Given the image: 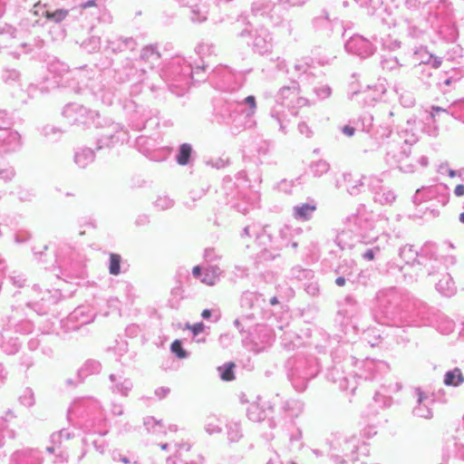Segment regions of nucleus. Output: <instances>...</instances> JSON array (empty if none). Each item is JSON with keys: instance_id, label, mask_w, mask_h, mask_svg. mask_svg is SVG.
<instances>
[{"instance_id": "60", "label": "nucleus", "mask_w": 464, "mask_h": 464, "mask_svg": "<svg viewBox=\"0 0 464 464\" xmlns=\"http://www.w3.org/2000/svg\"><path fill=\"white\" fill-rule=\"evenodd\" d=\"M308 0H277L278 4L286 7H301Z\"/></svg>"}, {"instance_id": "49", "label": "nucleus", "mask_w": 464, "mask_h": 464, "mask_svg": "<svg viewBox=\"0 0 464 464\" xmlns=\"http://www.w3.org/2000/svg\"><path fill=\"white\" fill-rule=\"evenodd\" d=\"M358 123L361 124L362 130L366 132L372 131L374 127L373 117L369 113L363 114Z\"/></svg>"}, {"instance_id": "7", "label": "nucleus", "mask_w": 464, "mask_h": 464, "mask_svg": "<svg viewBox=\"0 0 464 464\" xmlns=\"http://www.w3.org/2000/svg\"><path fill=\"white\" fill-rule=\"evenodd\" d=\"M22 146L19 132L11 128L0 127V154L18 151Z\"/></svg>"}, {"instance_id": "43", "label": "nucleus", "mask_w": 464, "mask_h": 464, "mask_svg": "<svg viewBox=\"0 0 464 464\" xmlns=\"http://www.w3.org/2000/svg\"><path fill=\"white\" fill-rule=\"evenodd\" d=\"M205 430L209 435L220 433L222 431L220 420L215 417H208L205 423Z\"/></svg>"}, {"instance_id": "29", "label": "nucleus", "mask_w": 464, "mask_h": 464, "mask_svg": "<svg viewBox=\"0 0 464 464\" xmlns=\"http://www.w3.org/2000/svg\"><path fill=\"white\" fill-rule=\"evenodd\" d=\"M222 270L218 266H209L204 269L201 282L208 285H214L219 279Z\"/></svg>"}, {"instance_id": "25", "label": "nucleus", "mask_w": 464, "mask_h": 464, "mask_svg": "<svg viewBox=\"0 0 464 464\" xmlns=\"http://www.w3.org/2000/svg\"><path fill=\"white\" fill-rule=\"evenodd\" d=\"M101 370L102 364L100 362L93 359L87 360L78 371V382L88 375L99 373Z\"/></svg>"}, {"instance_id": "19", "label": "nucleus", "mask_w": 464, "mask_h": 464, "mask_svg": "<svg viewBox=\"0 0 464 464\" xmlns=\"http://www.w3.org/2000/svg\"><path fill=\"white\" fill-rule=\"evenodd\" d=\"M109 379L111 382L110 389L113 393L128 396L133 386L130 379L127 378L122 372L110 374Z\"/></svg>"}, {"instance_id": "6", "label": "nucleus", "mask_w": 464, "mask_h": 464, "mask_svg": "<svg viewBox=\"0 0 464 464\" xmlns=\"http://www.w3.org/2000/svg\"><path fill=\"white\" fill-rule=\"evenodd\" d=\"M300 90L296 82H293L289 86L282 87L276 99V105H282L287 108L295 109L307 104L305 98L299 96Z\"/></svg>"}, {"instance_id": "38", "label": "nucleus", "mask_w": 464, "mask_h": 464, "mask_svg": "<svg viewBox=\"0 0 464 464\" xmlns=\"http://www.w3.org/2000/svg\"><path fill=\"white\" fill-rule=\"evenodd\" d=\"M43 14L46 15L45 22L43 24V25H47L49 27V33L52 35V40L54 42L56 40V37L53 34L56 33V24L58 23V11L49 13L48 11L43 10Z\"/></svg>"}, {"instance_id": "23", "label": "nucleus", "mask_w": 464, "mask_h": 464, "mask_svg": "<svg viewBox=\"0 0 464 464\" xmlns=\"http://www.w3.org/2000/svg\"><path fill=\"white\" fill-rule=\"evenodd\" d=\"M315 210V204L302 203L293 208V216L297 220L307 221L313 217Z\"/></svg>"}, {"instance_id": "44", "label": "nucleus", "mask_w": 464, "mask_h": 464, "mask_svg": "<svg viewBox=\"0 0 464 464\" xmlns=\"http://www.w3.org/2000/svg\"><path fill=\"white\" fill-rule=\"evenodd\" d=\"M144 426L148 431L158 433L162 431L163 424L161 420H157L154 417L149 416L144 419Z\"/></svg>"}, {"instance_id": "15", "label": "nucleus", "mask_w": 464, "mask_h": 464, "mask_svg": "<svg viewBox=\"0 0 464 464\" xmlns=\"http://www.w3.org/2000/svg\"><path fill=\"white\" fill-rule=\"evenodd\" d=\"M345 224L353 232L367 230L372 227L369 219V214L365 210H357L356 213L352 214L345 218Z\"/></svg>"}, {"instance_id": "35", "label": "nucleus", "mask_w": 464, "mask_h": 464, "mask_svg": "<svg viewBox=\"0 0 464 464\" xmlns=\"http://www.w3.org/2000/svg\"><path fill=\"white\" fill-rule=\"evenodd\" d=\"M330 169V164L324 160L313 161L309 166V170L314 178H320Z\"/></svg>"}, {"instance_id": "64", "label": "nucleus", "mask_w": 464, "mask_h": 464, "mask_svg": "<svg viewBox=\"0 0 464 464\" xmlns=\"http://www.w3.org/2000/svg\"><path fill=\"white\" fill-rule=\"evenodd\" d=\"M12 119L8 117L5 111H0V127L11 128Z\"/></svg>"}, {"instance_id": "46", "label": "nucleus", "mask_w": 464, "mask_h": 464, "mask_svg": "<svg viewBox=\"0 0 464 464\" xmlns=\"http://www.w3.org/2000/svg\"><path fill=\"white\" fill-rule=\"evenodd\" d=\"M414 72L418 75V78L423 82V84L429 85V79L431 77L432 72L427 66L417 65L414 68Z\"/></svg>"}, {"instance_id": "27", "label": "nucleus", "mask_w": 464, "mask_h": 464, "mask_svg": "<svg viewBox=\"0 0 464 464\" xmlns=\"http://www.w3.org/2000/svg\"><path fill=\"white\" fill-rule=\"evenodd\" d=\"M160 59V54L154 45L145 46L140 53V60L149 63L150 67L155 66L159 63Z\"/></svg>"}, {"instance_id": "52", "label": "nucleus", "mask_w": 464, "mask_h": 464, "mask_svg": "<svg viewBox=\"0 0 464 464\" xmlns=\"http://www.w3.org/2000/svg\"><path fill=\"white\" fill-rule=\"evenodd\" d=\"M20 73L16 70H5L2 73V79L6 83L14 82L19 80Z\"/></svg>"}, {"instance_id": "40", "label": "nucleus", "mask_w": 464, "mask_h": 464, "mask_svg": "<svg viewBox=\"0 0 464 464\" xmlns=\"http://www.w3.org/2000/svg\"><path fill=\"white\" fill-rule=\"evenodd\" d=\"M191 153L192 148L188 143L181 144L176 156L177 162L181 166L188 164Z\"/></svg>"}, {"instance_id": "28", "label": "nucleus", "mask_w": 464, "mask_h": 464, "mask_svg": "<svg viewBox=\"0 0 464 464\" xmlns=\"http://www.w3.org/2000/svg\"><path fill=\"white\" fill-rule=\"evenodd\" d=\"M416 56H420L418 59L420 60L419 65L427 66L430 64L432 68L437 69L441 64V58L438 56H434L433 54L427 52L425 49H420L415 52Z\"/></svg>"}, {"instance_id": "59", "label": "nucleus", "mask_w": 464, "mask_h": 464, "mask_svg": "<svg viewBox=\"0 0 464 464\" xmlns=\"http://www.w3.org/2000/svg\"><path fill=\"white\" fill-rule=\"evenodd\" d=\"M253 204L248 203L245 198H243L242 202H234L232 203V207L237 209L238 212L242 214H246L248 212L250 208H252Z\"/></svg>"}, {"instance_id": "61", "label": "nucleus", "mask_w": 464, "mask_h": 464, "mask_svg": "<svg viewBox=\"0 0 464 464\" xmlns=\"http://www.w3.org/2000/svg\"><path fill=\"white\" fill-rule=\"evenodd\" d=\"M381 249L379 246L369 248L362 254L364 260L372 261L375 258L376 255L380 253Z\"/></svg>"}, {"instance_id": "48", "label": "nucleus", "mask_w": 464, "mask_h": 464, "mask_svg": "<svg viewBox=\"0 0 464 464\" xmlns=\"http://www.w3.org/2000/svg\"><path fill=\"white\" fill-rule=\"evenodd\" d=\"M235 364L230 362L228 364H225L223 366L218 367V372L220 373V377L224 381H231L235 378L234 376V368Z\"/></svg>"}, {"instance_id": "51", "label": "nucleus", "mask_w": 464, "mask_h": 464, "mask_svg": "<svg viewBox=\"0 0 464 464\" xmlns=\"http://www.w3.org/2000/svg\"><path fill=\"white\" fill-rule=\"evenodd\" d=\"M215 46L208 43H200L196 47L197 53L203 57L211 54L214 52Z\"/></svg>"}, {"instance_id": "18", "label": "nucleus", "mask_w": 464, "mask_h": 464, "mask_svg": "<svg viewBox=\"0 0 464 464\" xmlns=\"http://www.w3.org/2000/svg\"><path fill=\"white\" fill-rule=\"evenodd\" d=\"M440 113L450 115L453 118L464 121V99L456 101L444 109L440 106L432 105L430 107V116L435 119Z\"/></svg>"}, {"instance_id": "57", "label": "nucleus", "mask_w": 464, "mask_h": 464, "mask_svg": "<svg viewBox=\"0 0 464 464\" xmlns=\"http://www.w3.org/2000/svg\"><path fill=\"white\" fill-rule=\"evenodd\" d=\"M10 280L13 283V285H16L17 287H22L25 284V277L23 274L18 272H13V274L10 276Z\"/></svg>"}, {"instance_id": "3", "label": "nucleus", "mask_w": 464, "mask_h": 464, "mask_svg": "<svg viewBox=\"0 0 464 464\" xmlns=\"http://www.w3.org/2000/svg\"><path fill=\"white\" fill-rule=\"evenodd\" d=\"M318 363L313 357L297 358L288 374L293 386L298 392H303L307 382L318 373Z\"/></svg>"}, {"instance_id": "16", "label": "nucleus", "mask_w": 464, "mask_h": 464, "mask_svg": "<svg viewBox=\"0 0 464 464\" xmlns=\"http://www.w3.org/2000/svg\"><path fill=\"white\" fill-rule=\"evenodd\" d=\"M296 111L292 108H287L282 105H275L270 112L273 119L276 121L279 125V130L283 133H286V128L291 121V117L296 115Z\"/></svg>"}, {"instance_id": "33", "label": "nucleus", "mask_w": 464, "mask_h": 464, "mask_svg": "<svg viewBox=\"0 0 464 464\" xmlns=\"http://www.w3.org/2000/svg\"><path fill=\"white\" fill-rule=\"evenodd\" d=\"M283 409L289 417H298L304 410V403L300 401L290 399L285 401Z\"/></svg>"}, {"instance_id": "42", "label": "nucleus", "mask_w": 464, "mask_h": 464, "mask_svg": "<svg viewBox=\"0 0 464 464\" xmlns=\"http://www.w3.org/2000/svg\"><path fill=\"white\" fill-rule=\"evenodd\" d=\"M227 439L230 442H237L242 437V430L237 422H230L227 426Z\"/></svg>"}, {"instance_id": "58", "label": "nucleus", "mask_w": 464, "mask_h": 464, "mask_svg": "<svg viewBox=\"0 0 464 464\" xmlns=\"http://www.w3.org/2000/svg\"><path fill=\"white\" fill-rule=\"evenodd\" d=\"M314 92L319 99H325L331 95V88L328 85H321L314 88Z\"/></svg>"}, {"instance_id": "22", "label": "nucleus", "mask_w": 464, "mask_h": 464, "mask_svg": "<svg viewBox=\"0 0 464 464\" xmlns=\"http://www.w3.org/2000/svg\"><path fill=\"white\" fill-rule=\"evenodd\" d=\"M392 116L393 112L392 111H389L382 115L383 122L380 123L374 130L376 138L383 139L388 138L391 135L393 128V121L392 120Z\"/></svg>"}, {"instance_id": "36", "label": "nucleus", "mask_w": 464, "mask_h": 464, "mask_svg": "<svg viewBox=\"0 0 464 464\" xmlns=\"http://www.w3.org/2000/svg\"><path fill=\"white\" fill-rule=\"evenodd\" d=\"M399 255L408 265H414L418 257V252L411 245H406L401 247Z\"/></svg>"}, {"instance_id": "34", "label": "nucleus", "mask_w": 464, "mask_h": 464, "mask_svg": "<svg viewBox=\"0 0 464 464\" xmlns=\"http://www.w3.org/2000/svg\"><path fill=\"white\" fill-rule=\"evenodd\" d=\"M464 382V376L459 368L449 371L444 375V383L449 386H459Z\"/></svg>"}, {"instance_id": "41", "label": "nucleus", "mask_w": 464, "mask_h": 464, "mask_svg": "<svg viewBox=\"0 0 464 464\" xmlns=\"http://www.w3.org/2000/svg\"><path fill=\"white\" fill-rule=\"evenodd\" d=\"M0 37H2L5 42H7L8 40L20 39L21 31L10 24H4L3 26H0Z\"/></svg>"}, {"instance_id": "62", "label": "nucleus", "mask_w": 464, "mask_h": 464, "mask_svg": "<svg viewBox=\"0 0 464 464\" xmlns=\"http://www.w3.org/2000/svg\"><path fill=\"white\" fill-rule=\"evenodd\" d=\"M18 197L21 201H31L34 197V194L32 190L27 188H20L18 191Z\"/></svg>"}, {"instance_id": "9", "label": "nucleus", "mask_w": 464, "mask_h": 464, "mask_svg": "<svg viewBox=\"0 0 464 464\" xmlns=\"http://www.w3.org/2000/svg\"><path fill=\"white\" fill-rule=\"evenodd\" d=\"M363 450L367 451V447L364 443H361V440L356 436H353L348 440H345L343 444L342 445V452L343 456H334L333 459L335 464H342L346 462L347 460L355 461L358 459L357 457L354 456L357 450Z\"/></svg>"}, {"instance_id": "39", "label": "nucleus", "mask_w": 464, "mask_h": 464, "mask_svg": "<svg viewBox=\"0 0 464 464\" xmlns=\"http://www.w3.org/2000/svg\"><path fill=\"white\" fill-rule=\"evenodd\" d=\"M247 417L250 420L259 422L266 420V411L259 407L257 404H251L247 409Z\"/></svg>"}, {"instance_id": "1", "label": "nucleus", "mask_w": 464, "mask_h": 464, "mask_svg": "<svg viewBox=\"0 0 464 464\" xmlns=\"http://www.w3.org/2000/svg\"><path fill=\"white\" fill-rule=\"evenodd\" d=\"M378 309L376 320L382 324L402 326L415 315V302L395 287L382 289L377 294Z\"/></svg>"}, {"instance_id": "47", "label": "nucleus", "mask_w": 464, "mask_h": 464, "mask_svg": "<svg viewBox=\"0 0 464 464\" xmlns=\"http://www.w3.org/2000/svg\"><path fill=\"white\" fill-rule=\"evenodd\" d=\"M154 206L160 210H166L174 206V200L166 195L159 196L154 202Z\"/></svg>"}, {"instance_id": "10", "label": "nucleus", "mask_w": 464, "mask_h": 464, "mask_svg": "<svg viewBox=\"0 0 464 464\" xmlns=\"http://www.w3.org/2000/svg\"><path fill=\"white\" fill-rule=\"evenodd\" d=\"M409 156L406 148H400L397 144H391L386 151L385 162L390 168H399L404 172H411L412 169L409 166H403L402 161Z\"/></svg>"}, {"instance_id": "55", "label": "nucleus", "mask_w": 464, "mask_h": 464, "mask_svg": "<svg viewBox=\"0 0 464 464\" xmlns=\"http://www.w3.org/2000/svg\"><path fill=\"white\" fill-rule=\"evenodd\" d=\"M48 249H49L48 246L44 245L42 246V249H40V250H37V248L34 246L33 248V251H34V255L37 256V258L39 259V261H41L44 264H48L49 263V260L47 258L48 254L46 253V251H48Z\"/></svg>"}, {"instance_id": "45", "label": "nucleus", "mask_w": 464, "mask_h": 464, "mask_svg": "<svg viewBox=\"0 0 464 464\" xmlns=\"http://www.w3.org/2000/svg\"><path fill=\"white\" fill-rule=\"evenodd\" d=\"M121 256L118 254L111 253L110 255L109 272L112 276H118L121 273Z\"/></svg>"}, {"instance_id": "2", "label": "nucleus", "mask_w": 464, "mask_h": 464, "mask_svg": "<svg viewBox=\"0 0 464 464\" xmlns=\"http://www.w3.org/2000/svg\"><path fill=\"white\" fill-rule=\"evenodd\" d=\"M256 111V98L254 95H249L241 102H229L221 106L216 114V120L219 124L230 127L234 133L244 128L242 115L250 118Z\"/></svg>"}, {"instance_id": "31", "label": "nucleus", "mask_w": 464, "mask_h": 464, "mask_svg": "<svg viewBox=\"0 0 464 464\" xmlns=\"http://www.w3.org/2000/svg\"><path fill=\"white\" fill-rule=\"evenodd\" d=\"M260 300L264 301L261 295L256 292L246 291L241 295L240 304L242 308L254 309Z\"/></svg>"}, {"instance_id": "11", "label": "nucleus", "mask_w": 464, "mask_h": 464, "mask_svg": "<svg viewBox=\"0 0 464 464\" xmlns=\"http://www.w3.org/2000/svg\"><path fill=\"white\" fill-rule=\"evenodd\" d=\"M127 138V131L123 130L121 124H110L99 139V149L109 147L119 141H123Z\"/></svg>"}, {"instance_id": "13", "label": "nucleus", "mask_w": 464, "mask_h": 464, "mask_svg": "<svg viewBox=\"0 0 464 464\" xmlns=\"http://www.w3.org/2000/svg\"><path fill=\"white\" fill-rule=\"evenodd\" d=\"M415 395L417 397V405L412 410L413 415L419 418L430 419L432 417L431 405L434 402V399L420 388L415 390Z\"/></svg>"}, {"instance_id": "17", "label": "nucleus", "mask_w": 464, "mask_h": 464, "mask_svg": "<svg viewBox=\"0 0 464 464\" xmlns=\"http://www.w3.org/2000/svg\"><path fill=\"white\" fill-rule=\"evenodd\" d=\"M42 457L39 450L24 449L14 451L11 456L10 464H41Z\"/></svg>"}, {"instance_id": "53", "label": "nucleus", "mask_w": 464, "mask_h": 464, "mask_svg": "<svg viewBox=\"0 0 464 464\" xmlns=\"http://www.w3.org/2000/svg\"><path fill=\"white\" fill-rule=\"evenodd\" d=\"M170 350L179 359H185L188 357V353L182 348L181 342L179 340H175L171 343Z\"/></svg>"}, {"instance_id": "14", "label": "nucleus", "mask_w": 464, "mask_h": 464, "mask_svg": "<svg viewBox=\"0 0 464 464\" xmlns=\"http://www.w3.org/2000/svg\"><path fill=\"white\" fill-rule=\"evenodd\" d=\"M181 5L188 6L191 11V20L194 22H202L206 20L208 14V5L210 3H216L217 0H176Z\"/></svg>"}, {"instance_id": "8", "label": "nucleus", "mask_w": 464, "mask_h": 464, "mask_svg": "<svg viewBox=\"0 0 464 464\" xmlns=\"http://www.w3.org/2000/svg\"><path fill=\"white\" fill-rule=\"evenodd\" d=\"M345 50L361 58H366L373 54L375 48L366 38L355 34L345 43Z\"/></svg>"}, {"instance_id": "56", "label": "nucleus", "mask_w": 464, "mask_h": 464, "mask_svg": "<svg viewBox=\"0 0 464 464\" xmlns=\"http://www.w3.org/2000/svg\"><path fill=\"white\" fill-rule=\"evenodd\" d=\"M15 175L14 169L13 167L0 168V179L5 181H10Z\"/></svg>"}, {"instance_id": "24", "label": "nucleus", "mask_w": 464, "mask_h": 464, "mask_svg": "<svg viewBox=\"0 0 464 464\" xmlns=\"http://www.w3.org/2000/svg\"><path fill=\"white\" fill-rule=\"evenodd\" d=\"M436 288L445 296H451L456 291L455 283L448 273L441 276V278L436 283Z\"/></svg>"}, {"instance_id": "5", "label": "nucleus", "mask_w": 464, "mask_h": 464, "mask_svg": "<svg viewBox=\"0 0 464 464\" xmlns=\"http://www.w3.org/2000/svg\"><path fill=\"white\" fill-rule=\"evenodd\" d=\"M205 64L201 66L192 67L185 60L178 59L172 65V72L176 73L173 78L171 87L177 86L181 90L188 88L189 81L194 78V75L198 73L199 71H204Z\"/></svg>"}, {"instance_id": "12", "label": "nucleus", "mask_w": 464, "mask_h": 464, "mask_svg": "<svg viewBox=\"0 0 464 464\" xmlns=\"http://www.w3.org/2000/svg\"><path fill=\"white\" fill-rule=\"evenodd\" d=\"M242 238H254V242L266 250L271 243V236L259 224H251L244 227Z\"/></svg>"}, {"instance_id": "26", "label": "nucleus", "mask_w": 464, "mask_h": 464, "mask_svg": "<svg viewBox=\"0 0 464 464\" xmlns=\"http://www.w3.org/2000/svg\"><path fill=\"white\" fill-rule=\"evenodd\" d=\"M94 160V152L89 148H81L76 150L74 161L80 168H86Z\"/></svg>"}, {"instance_id": "4", "label": "nucleus", "mask_w": 464, "mask_h": 464, "mask_svg": "<svg viewBox=\"0 0 464 464\" xmlns=\"http://www.w3.org/2000/svg\"><path fill=\"white\" fill-rule=\"evenodd\" d=\"M238 37L249 38L247 44L253 50L260 54L267 53L272 48V37L269 31L265 27L253 29L250 24L237 34Z\"/></svg>"}, {"instance_id": "54", "label": "nucleus", "mask_w": 464, "mask_h": 464, "mask_svg": "<svg viewBox=\"0 0 464 464\" xmlns=\"http://www.w3.org/2000/svg\"><path fill=\"white\" fill-rule=\"evenodd\" d=\"M105 1L106 0H87L86 2L79 3V7L82 9L95 7L96 9L100 10L102 7H103Z\"/></svg>"}, {"instance_id": "50", "label": "nucleus", "mask_w": 464, "mask_h": 464, "mask_svg": "<svg viewBox=\"0 0 464 464\" xmlns=\"http://www.w3.org/2000/svg\"><path fill=\"white\" fill-rule=\"evenodd\" d=\"M21 404L31 407L34 404V395L31 389H26L24 393L19 397Z\"/></svg>"}, {"instance_id": "20", "label": "nucleus", "mask_w": 464, "mask_h": 464, "mask_svg": "<svg viewBox=\"0 0 464 464\" xmlns=\"http://www.w3.org/2000/svg\"><path fill=\"white\" fill-rule=\"evenodd\" d=\"M363 178V176L358 177L352 173L343 174V185L349 195L355 197L362 192L364 188Z\"/></svg>"}, {"instance_id": "30", "label": "nucleus", "mask_w": 464, "mask_h": 464, "mask_svg": "<svg viewBox=\"0 0 464 464\" xmlns=\"http://www.w3.org/2000/svg\"><path fill=\"white\" fill-rule=\"evenodd\" d=\"M393 191L385 187H380L379 190L373 191V199L382 205H390L395 200Z\"/></svg>"}, {"instance_id": "37", "label": "nucleus", "mask_w": 464, "mask_h": 464, "mask_svg": "<svg viewBox=\"0 0 464 464\" xmlns=\"http://www.w3.org/2000/svg\"><path fill=\"white\" fill-rule=\"evenodd\" d=\"M273 4L269 0H256L252 4L251 11L254 15H266L272 10Z\"/></svg>"}, {"instance_id": "63", "label": "nucleus", "mask_w": 464, "mask_h": 464, "mask_svg": "<svg viewBox=\"0 0 464 464\" xmlns=\"http://www.w3.org/2000/svg\"><path fill=\"white\" fill-rule=\"evenodd\" d=\"M369 187L372 191L379 190L380 187H383L382 185V179L378 176H371L369 179Z\"/></svg>"}, {"instance_id": "21", "label": "nucleus", "mask_w": 464, "mask_h": 464, "mask_svg": "<svg viewBox=\"0 0 464 464\" xmlns=\"http://www.w3.org/2000/svg\"><path fill=\"white\" fill-rule=\"evenodd\" d=\"M136 42L132 37L113 36L107 41V48L113 53L133 50Z\"/></svg>"}, {"instance_id": "32", "label": "nucleus", "mask_w": 464, "mask_h": 464, "mask_svg": "<svg viewBox=\"0 0 464 464\" xmlns=\"http://www.w3.org/2000/svg\"><path fill=\"white\" fill-rule=\"evenodd\" d=\"M48 71L50 72L51 76L45 79V82H48L46 86H41L42 92H48L51 90H54L58 85L57 81V72H58V64L56 62L50 63L48 64Z\"/></svg>"}]
</instances>
